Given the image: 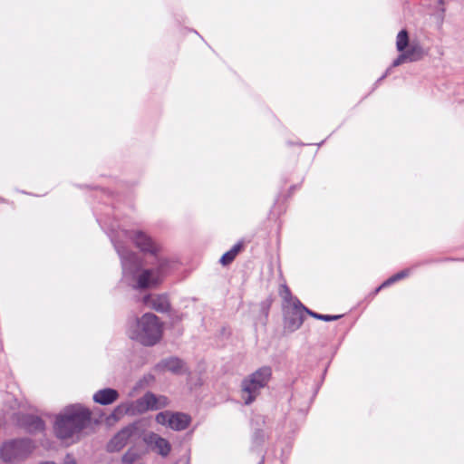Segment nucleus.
<instances>
[{
	"mask_svg": "<svg viewBox=\"0 0 464 464\" xmlns=\"http://www.w3.org/2000/svg\"><path fill=\"white\" fill-rule=\"evenodd\" d=\"M90 420V412L80 405H72L56 417L54 431L63 440L78 439L79 434Z\"/></svg>",
	"mask_w": 464,
	"mask_h": 464,
	"instance_id": "obj_1",
	"label": "nucleus"
},
{
	"mask_svg": "<svg viewBox=\"0 0 464 464\" xmlns=\"http://www.w3.org/2000/svg\"><path fill=\"white\" fill-rule=\"evenodd\" d=\"M133 241L135 245L145 253H150L155 256L158 260L157 267L153 269H145L139 276L137 285L140 288L153 287L159 285L163 278V267L166 265L164 260L156 257L158 247L154 243L143 233L135 232L133 235Z\"/></svg>",
	"mask_w": 464,
	"mask_h": 464,
	"instance_id": "obj_2",
	"label": "nucleus"
},
{
	"mask_svg": "<svg viewBox=\"0 0 464 464\" xmlns=\"http://www.w3.org/2000/svg\"><path fill=\"white\" fill-rule=\"evenodd\" d=\"M163 325L159 318L147 313L130 327L129 335L144 345H153L162 337Z\"/></svg>",
	"mask_w": 464,
	"mask_h": 464,
	"instance_id": "obj_3",
	"label": "nucleus"
},
{
	"mask_svg": "<svg viewBox=\"0 0 464 464\" xmlns=\"http://www.w3.org/2000/svg\"><path fill=\"white\" fill-rule=\"evenodd\" d=\"M272 375L270 367L264 366L254 372L242 382V399L246 404H250L259 394V392L269 382Z\"/></svg>",
	"mask_w": 464,
	"mask_h": 464,
	"instance_id": "obj_4",
	"label": "nucleus"
},
{
	"mask_svg": "<svg viewBox=\"0 0 464 464\" xmlns=\"http://www.w3.org/2000/svg\"><path fill=\"white\" fill-rule=\"evenodd\" d=\"M396 49L400 55L393 61V66H399L404 63L416 62L423 56L421 46L415 42L410 41L406 30H401L398 33L396 36Z\"/></svg>",
	"mask_w": 464,
	"mask_h": 464,
	"instance_id": "obj_5",
	"label": "nucleus"
},
{
	"mask_svg": "<svg viewBox=\"0 0 464 464\" xmlns=\"http://www.w3.org/2000/svg\"><path fill=\"white\" fill-rule=\"evenodd\" d=\"M169 404V400L165 396H156L148 392L134 403H124L115 408V414L120 413H137L147 411H154L164 408Z\"/></svg>",
	"mask_w": 464,
	"mask_h": 464,
	"instance_id": "obj_6",
	"label": "nucleus"
},
{
	"mask_svg": "<svg viewBox=\"0 0 464 464\" xmlns=\"http://www.w3.org/2000/svg\"><path fill=\"white\" fill-rule=\"evenodd\" d=\"M33 449L34 445L28 440L7 441L0 448V458L5 462L19 461L26 457Z\"/></svg>",
	"mask_w": 464,
	"mask_h": 464,
	"instance_id": "obj_7",
	"label": "nucleus"
},
{
	"mask_svg": "<svg viewBox=\"0 0 464 464\" xmlns=\"http://www.w3.org/2000/svg\"><path fill=\"white\" fill-rule=\"evenodd\" d=\"M155 420L157 423L174 430H182L188 427L191 419L188 414L182 412H172L169 411L159 412Z\"/></svg>",
	"mask_w": 464,
	"mask_h": 464,
	"instance_id": "obj_8",
	"label": "nucleus"
},
{
	"mask_svg": "<svg viewBox=\"0 0 464 464\" xmlns=\"http://www.w3.org/2000/svg\"><path fill=\"white\" fill-rule=\"evenodd\" d=\"M288 308L291 310L287 312L286 325L291 331H295L303 324L306 308L299 300H294L293 307Z\"/></svg>",
	"mask_w": 464,
	"mask_h": 464,
	"instance_id": "obj_9",
	"label": "nucleus"
},
{
	"mask_svg": "<svg viewBox=\"0 0 464 464\" xmlns=\"http://www.w3.org/2000/svg\"><path fill=\"white\" fill-rule=\"evenodd\" d=\"M144 441L153 450L157 451L162 456H167L170 452L171 446L169 441L154 432L146 434L144 437Z\"/></svg>",
	"mask_w": 464,
	"mask_h": 464,
	"instance_id": "obj_10",
	"label": "nucleus"
},
{
	"mask_svg": "<svg viewBox=\"0 0 464 464\" xmlns=\"http://www.w3.org/2000/svg\"><path fill=\"white\" fill-rule=\"evenodd\" d=\"M135 430L136 427L134 425H130L122 429L111 439L108 444V449L111 451L121 450L126 445L127 441Z\"/></svg>",
	"mask_w": 464,
	"mask_h": 464,
	"instance_id": "obj_11",
	"label": "nucleus"
},
{
	"mask_svg": "<svg viewBox=\"0 0 464 464\" xmlns=\"http://www.w3.org/2000/svg\"><path fill=\"white\" fill-rule=\"evenodd\" d=\"M143 304L158 312H166L169 307V303L165 295H146L142 299Z\"/></svg>",
	"mask_w": 464,
	"mask_h": 464,
	"instance_id": "obj_12",
	"label": "nucleus"
},
{
	"mask_svg": "<svg viewBox=\"0 0 464 464\" xmlns=\"http://www.w3.org/2000/svg\"><path fill=\"white\" fill-rule=\"evenodd\" d=\"M119 397L118 392L113 389H102L93 394V401L102 405L111 404Z\"/></svg>",
	"mask_w": 464,
	"mask_h": 464,
	"instance_id": "obj_13",
	"label": "nucleus"
},
{
	"mask_svg": "<svg viewBox=\"0 0 464 464\" xmlns=\"http://www.w3.org/2000/svg\"><path fill=\"white\" fill-rule=\"evenodd\" d=\"M21 425L24 426L30 432L43 430L44 428V422L38 417L34 416L24 418Z\"/></svg>",
	"mask_w": 464,
	"mask_h": 464,
	"instance_id": "obj_14",
	"label": "nucleus"
},
{
	"mask_svg": "<svg viewBox=\"0 0 464 464\" xmlns=\"http://www.w3.org/2000/svg\"><path fill=\"white\" fill-rule=\"evenodd\" d=\"M242 245L240 243L235 245L229 251L226 252L220 258V263L223 266L230 264L237 254L240 252Z\"/></svg>",
	"mask_w": 464,
	"mask_h": 464,
	"instance_id": "obj_15",
	"label": "nucleus"
},
{
	"mask_svg": "<svg viewBox=\"0 0 464 464\" xmlns=\"http://www.w3.org/2000/svg\"><path fill=\"white\" fill-rule=\"evenodd\" d=\"M164 368L172 372H179L184 368V363L178 358H170L163 362Z\"/></svg>",
	"mask_w": 464,
	"mask_h": 464,
	"instance_id": "obj_16",
	"label": "nucleus"
},
{
	"mask_svg": "<svg viewBox=\"0 0 464 464\" xmlns=\"http://www.w3.org/2000/svg\"><path fill=\"white\" fill-rule=\"evenodd\" d=\"M281 295L285 302L287 304L288 307H293L294 300H297L295 297L292 296L289 289L286 286H284L281 290Z\"/></svg>",
	"mask_w": 464,
	"mask_h": 464,
	"instance_id": "obj_17",
	"label": "nucleus"
},
{
	"mask_svg": "<svg viewBox=\"0 0 464 464\" xmlns=\"http://www.w3.org/2000/svg\"><path fill=\"white\" fill-rule=\"evenodd\" d=\"M407 275V272L406 271H402V272H400L396 275H394L393 276H392L391 278H389L387 281H385L381 286V287H383V286H386V285H389L403 277H405Z\"/></svg>",
	"mask_w": 464,
	"mask_h": 464,
	"instance_id": "obj_18",
	"label": "nucleus"
},
{
	"mask_svg": "<svg viewBox=\"0 0 464 464\" xmlns=\"http://www.w3.org/2000/svg\"><path fill=\"white\" fill-rule=\"evenodd\" d=\"M340 318V315H324V314H322V317H320V320H324V321H333V320H336Z\"/></svg>",
	"mask_w": 464,
	"mask_h": 464,
	"instance_id": "obj_19",
	"label": "nucleus"
},
{
	"mask_svg": "<svg viewBox=\"0 0 464 464\" xmlns=\"http://www.w3.org/2000/svg\"><path fill=\"white\" fill-rule=\"evenodd\" d=\"M125 413L123 414H120V413H116L115 414V410L113 411L111 417L108 418V420H111V418L114 420H117L119 418H121V416H123Z\"/></svg>",
	"mask_w": 464,
	"mask_h": 464,
	"instance_id": "obj_20",
	"label": "nucleus"
},
{
	"mask_svg": "<svg viewBox=\"0 0 464 464\" xmlns=\"http://www.w3.org/2000/svg\"><path fill=\"white\" fill-rule=\"evenodd\" d=\"M125 413L123 414H120V413H116L115 414V410L113 411L111 417L108 418V420H111V418L114 420H117L119 418H121V416H123Z\"/></svg>",
	"mask_w": 464,
	"mask_h": 464,
	"instance_id": "obj_21",
	"label": "nucleus"
},
{
	"mask_svg": "<svg viewBox=\"0 0 464 464\" xmlns=\"http://www.w3.org/2000/svg\"><path fill=\"white\" fill-rule=\"evenodd\" d=\"M304 313H307L309 314L311 316L314 317V318H317V319H320V317H322V314H316V313H314L312 311H309L308 309H306V311H304Z\"/></svg>",
	"mask_w": 464,
	"mask_h": 464,
	"instance_id": "obj_22",
	"label": "nucleus"
},
{
	"mask_svg": "<svg viewBox=\"0 0 464 464\" xmlns=\"http://www.w3.org/2000/svg\"><path fill=\"white\" fill-rule=\"evenodd\" d=\"M122 258H123L122 266H123V270L125 272L127 270V267H128V260L125 257H123V256H122Z\"/></svg>",
	"mask_w": 464,
	"mask_h": 464,
	"instance_id": "obj_23",
	"label": "nucleus"
},
{
	"mask_svg": "<svg viewBox=\"0 0 464 464\" xmlns=\"http://www.w3.org/2000/svg\"><path fill=\"white\" fill-rule=\"evenodd\" d=\"M123 459H124L125 461H128V462L132 461V458H130V457L129 456V454H126V455L123 457Z\"/></svg>",
	"mask_w": 464,
	"mask_h": 464,
	"instance_id": "obj_24",
	"label": "nucleus"
},
{
	"mask_svg": "<svg viewBox=\"0 0 464 464\" xmlns=\"http://www.w3.org/2000/svg\"><path fill=\"white\" fill-rule=\"evenodd\" d=\"M66 464H76L74 460H69Z\"/></svg>",
	"mask_w": 464,
	"mask_h": 464,
	"instance_id": "obj_25",
	"label": "nucleus"
},
{
	"mask_svg": "<svg viewBox=\"0 0 464 464\" xmlns=\"http://www.w3.org/2000/svg\"><path fill=\"white\" fill-rule=\"evenodd\" d=\"M438 3L442 4L444 0H437Z\"/></svg>",
	"mask_w": 464,
	"mask_h": 464,
	"instance_id": "obj_26",
	"label": "nucleus"
}]
</instances>
